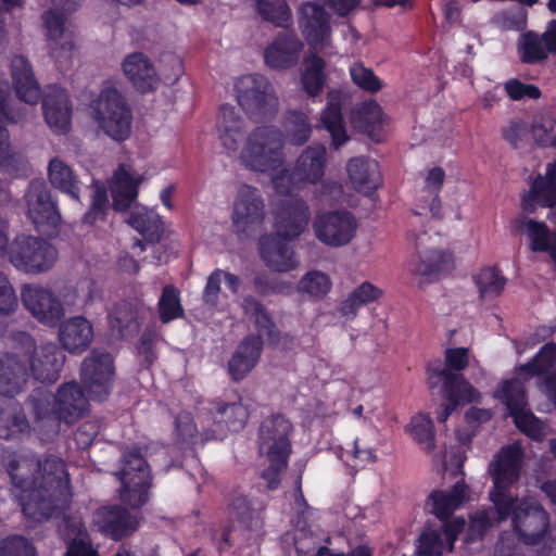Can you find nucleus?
<instances>
[{"instance_id":"1","label":"nucleus","mask_w":556,"mask_h":556,"mask_svg":"<svg viewBox=\"0 0 556 556\" xmlns=\"http://www.w3.org/2000/svg\"><path fill=\"white\" fill-rule=\"evenodd\" d=\"M522 452L518 445L503 447L489 465L493 488L489 492L492 509L477 513L470 531L480 535L489 527L510 520L518 538L527 545L542 544L538 556L556 554V540L547 536L549 517L533 496L513 495V486L520 477Z\"/></svg>"},{"instance_id":"2","label":"nucleus","mask_w":556,"mask_h":556,"mask_svg":"<svg viewBox=\"0 0 556 556\" xmlns=\"http://www.w3.org/2000/svg\"><path fill=\"white\" fill-rule=\"evenodd\" d=\"M3 462L27 518L42 521L67 507L72 494L63 459L51 455L41 460L33 454L7 451Z\"/></svg>"},{"instance_id":"3","label":"nucleus","mask_w":556,"mask_h":556,"mask_svg":"<svg viewBox=\"0 0 556 556\" xmlns=\"http://www.w3.org/2000/svg\"><path fill=\"white\" fill-rule=\"evenodd\" d=\"M218 139L229 154L245 169L257 173H275L286 162L285 134L273 125L253 128L245 136L244 119L231 105H223L216 124Z\"/></svg>"},{"instance_id":"4","label":"nucleus","mask_w":556,"mask_h":556,"mask_svg":"<svg viewBox=\"0 0 556 556\" xmlns=\"http://www.w3.org/2000/svg\"><path fill=\"white\" fill-rule=\"evenodd\" d=\"M556 363V344L546 343L532 362L521 365L516 370V377L506 380L495 392V397L503 402L517 428L529 438L542 441L548 434V427L534 414L527 409L528 400L525 392V381L539 376L538 387L556 407V372L548 370Z\"/></svg>"},{"instance_id":"5","label":"nucleus","mask_w":556,"mask_h":556,"mask_svg":"<svg viewBox=\"0 0 556 556\" xmlns=\"http://www.w3.org/2000/svg\"><path fill=\"white\" fill-rule=\"evenodd\" d=\"M14 351L0 355V394L15 396L30 372L36 380L55 382L65 363V354L52 342L36 346L25 332L17 333Z\"/></svg>"},{"instance_id":"6","label":"nucleus","mask_w":556,"mask_h":556,"mask_svg":"<svg viewBox=\"0 0 556 556\" xmlns=\"http://www.w3.org/2000/svg\"><path fill=\"white\" fill-rule=\"evenodd\" d=\"M292 432L291 421L279 414L265 418L260 426L258 451L268 463V467L262 472V478L267 482L268 489L278 486L280 473L287 468Z\"/></svg>"},{"instance_id":"7","label":"nucleus","mask_w":556,"mask_h":556,"mask_svg":"<svg viewBox=\"0 0 556 556\" xmlns=\"http://www.w3.org/2000/svg\"><path fill=\"white\" fill-rule=\"evenodd\" d=\"M89 396L75 382L62 384L53 396L47 392L33 395L31 405L36 420L45 421L55 428L56 421L73 424L81 418L88 409Z\"/></svg>"},{"instance_id":"8","label":"nucleus","mask_w":556,"mask_h":556,"mask_svg":"<svg viewBox=\"0 0 556 556\" xmlns=\"http://www.w3.org/2000/svg\"><path fill=\"white\" fill-rule=\"evenodd\" d=\"M328 164L327 149L323 144L305 148L296 157L292 169L282 168L271 177L277 194L292 195L306 186L323 181Z\"/></svg>"},{"instance_id":"9","label":"nucleus","mask_w":556,"mask_h":556,"mask_svg":"<svg viewBox=\"0 0 556 556\" xmlns=\"http://www.w3.org/2000/svg\"><path fill=\"white\" fill-rule=\"evenodd\" d=\"M90 116L98 129L114 141H125L131 135V110L115 88L101 90L90 104Z\"/></svg>"},{"instance_id":"10","label":"nucleus","mask_w":556,"mask_h":556,"mask_svg":"<svg viewBox=\"0 0 556 556\" xmlns=\"http://www.w3.org/2000/svg\"><path fill=\"white\" fill-rule=\"evenodd\" d=\"M236 98L251 119L268 121L275 117L279 100L271 83L263 75L251 74L237 79Z\"/></svg>"},{"instance_id":"11","label":"nucleus","mask_w":556,"mask_h":556,"mask_svg":"<svg viewBox=\"0 0 556 556\" xmlns=\"http://www.w3.org/2000/svg\"><path fill=\"white\" fill-rule=\"evenodd\" d=\"M59 257L55 247L46 239L20 235L8 250L9 262L21 273L43 274L51 270Z\"/></svg>"},{"instance_id":"12","label":"nucleus","mask_w":556,"mask_h":556,"mask_svg":"<svg viewBox=\"0 0 556 556\" xmlns=\"http://www.w3.org/2000/svg\"><path fill=\"white\" fill-rule=\"evenodd\" d=\"M265 219V200L256 187L242 184L233 194L230 206L231 230L238 237H248Z\"/></svg>"},{"instance_id":"13","label":"nucleus","mask_w":556,"mask_h":556,"mask_svg":"<svg viewBox=\"0 0 556 556\" xmlns=\"http://www.w3.org/2000/svg\"><path fill=\"white\" fill-rule=\"evenodd\" d=\"M122 467L116 472L121 481V501L131 508H138L149 498L150 473L148 465L138 452H128L123 455Z\"/></svg>"},{"instance_id":"14","label":"nucleus","mask_w":556,"mask_h":556,"mask_svg":"<svg viewBox=\"0 0 556 556\" xmlns=\"http://www.w3.org/2000/svg\"><path fill=\"white\" fill-rule=\"evenodd\" d=\"M27 216L35 228L46 235H53L61 224L56 202L45 182L31 181L25 194Z\"/></svg>"},{"instance_id":"15","label":"nucleus","mask_w":556,"mask_h":556,"mask_svg":"<svg viewBox=\"0 0 556 556\" xmlns=\"http://www.w3.org/2000/svg\"><path fill=\"white\" fill-rule=\"evenodd\" d=\"M300 31L313 52H324L331 48L332 31L330 14L323 5L307 1L299 8Z\"/></svg>"},{"instance_id":"16","label":"nucleus","mask_w":556,"mask_h":556,"mask_svg":"<svg viewBox=\"0 0 556 556\" xmlns=\"http://www.w3.org/2000/svg\"><path fill=\"white\" fill-rule=\"evenodd\" d=\"M312 226L316 239L331 248L348 245L358 227L354 215L344 210L317 214Z\"/></svg>"},{"instance_id":"17","label":"nucleus","mask_w":556,"mask_h":556,"mask_svg":"<svg viewBox=\"0 0 556 556\" xmlns=\"http://www.w3.org/2000/svg\"><path fill=\"white\" fill-rule=\"evenodd\" d=\"M21 299L26 311L45 326L55 327L64 317V305L50 288L26 285L22 288Z\"/></svg>"},{"instance_id":"18","label":"nucleus","mask_w":556,"mask_h":556,"mask_svg":"<svg viewBox=\"0 0 556 556\" xmlns=\"http://www.w3.org/2000/svg\"><path fill=\"white\" fill-rule=\"evenodd\" d=\"M114 378L113 358L109 353L92 351L80 367V379L90 400L105 399L112 388Z\"/></svg>"},{"instance_id":"19","label":"nucleus","mask_w":556,"mask_h":556,"mask_svg":"<svg viewBox=\"0 0 556 556\" xmlns=\"http://www.w3.org/2000/svg\"><path fill=\"white\" fill-rule=\"evenodd\" d=\"M273 216L275 233L292 240L306 229L311 220V211L306 201L295 195L274 202Z\"/></svg>"},{"instance_id":"20","label":"nucleus","mask_w":556,"mask_h":556,"mask_svg":"<svg viewBox=\"0 0 556 556\" xmlns=\"http://www.w3.org/2000/svg\"><path fill=\"white\" fill-rule=\"evenodd\" d=\"M207 415L210 422H214L215 429H203V440L222 439L225 434V429L239 431L245 426L250 416V408L248 402L239 397L232 402L216 403L214 412Z\"/></svg>"},{"instance_id":"21","label":"nucleus","mask_w":556,"mask_h":556,"mask_svg":"<svg viewBox=\"0 0 556 556\" xmlns=\"http://www.w3.org/2000/svg\"><path fill=\"white\" fill-rule=\"evenodd\" d=\"M303 48L304 43L295 33H280L265 47L263 59L271 70H288L299 63Z\"/></svg>"},{"instance_id":"22","label":"nucleus","mask_w":556,"mask_h":556,"mask_svg":"<svg viewBox=\"0 0 556 556\" xmlns=\"http://www.w3.org/2000/svg\"><path fill=\"white\" fill-rule=\"evenodd\" d=\"M536 206L548 207L547 218L556 226V161L549 163L544 175H539L522 199V208L529 213Z\"/></svg>"},{"instance_id":"23","label":"nucleus","mask_w":556,"mask_h":556,"mask_svg":"<svg viewBox=\"0 0 556 556\" xmlns=\"http://www.w3.org/2000/svg\"><path fill=\"white\" fill-rule=\"evenodd\" d=\"M260 254L265 265L277 273L294 270L300 264L289 239L276 233L265 235L260 239Z\"/></svg>"},{"instance_id":"24","label":"nucleus","mask_w":556,"mask_h":556,"mask_svg":"<svg viewBox=\"0 0 556 556\" xmlns=\"http://www.w3.org/2000/svg\"><path fill=\"white\" fill-rule=\"evenodd\" d=\"M47 49L59 63H66L74 55L75 45L73 33L64 28V17L54 10L43 14Z\"/></svg>"},{"instance_id":"25","label":"nucleus","mask_w":556,"mask_h":556,"mask_svg":"<svg viewBox=\"0 0 556 556\" xmlns=\"http://www.w3.org/2000/svg\"><path fill=\"white\" fill-rule=\"evenodd\" d=\"M427 236L424 233L415 239L417 257L407 264L408 270L416 276L433 278L453 267V255L435 249H426Z\"/></svg>"},{"instance_id":"26","label":"nucleus","mask_w":556,"mask_h":556,"mask_svg":"<svg viewBox=\"0 0 556 556\" xmlns=\"http://www.w3.org/2000/svg\"><path fill=\"white\" fill-rule=\"evenodd\" d=\"M465 527L463 518H454L442 526V530L427 528L419 536L418 554L420 556H442L444 551H452L458 534Z\"/></svg>"},{"instance_id":"27","label":"nucleus","mask_w":556,"mask_h":556,"mask_svg":"<svg viewBox=\"0 0 556 556\" xmlns=\"http://www.w3.org/2000/svg\"><path fill=\"white\" fill-rule=\"evenodd\" d=\"M468 501L469 489L462 478L451 490L432 491L427 498L426 508L445 523L448 522V517Z\"/></svg>"},{"instance_id":"28","label":"nucleus","mask_w":556,"mask_h":556,"mask_svg":"<svg viewBox=\"0 0 556 556\" xmlns=\"http://www.w3.org/2000/svg\"><path fill=\"white\" fill-rule=\"evenodd\" d=\"M94 523L105 535L119 540L135 532L139 527L136 515L119 507H102L94 515Z\"/></svg>"},{"instance_id":"29","label":"nucleus","mask_w":556,"mask_h":556,"mask_svg":"<svg viewBox=\"0 0 556 556\" xmlns=\"http://www.w3.org/2000/svg\"><path fill=\"white\" fill-rule=\"evenodd\" d=\"M438 379H444L448 400L437 415L439 422H444L458 404L478 402L480 399V393L464 377H455L446 370H441L438 371Z\"/></svg>"},{"instance_id":"30","label":"nucleus","mask_w":556,"mask_h":556,"mask_svg":"<svg viewBox=\"0 0 556 556\" xmlns=\"http://www.w3.org/2000/svg\"><path fill=\"white\" fill-rule=\"evenodd\" d=\"M58 339L64 350L80 354L93 340V327L86 317L73 316L60 324Z\"/></svg>"},{"instance_id":"31","label":"nucleus","mask_w":556,"mask_h":556,"mask_svg":"<svg viewBox=\"0 0 556 556\" xmlns=\"http://www.w3.org/2000/svg\"><path fill=\"white\" fill-rule=\"evenodd\" d=\"M350 185L359 193L370 194L382 182L379 164L376 160L365 156L352 157L346 163Z\"/></svg>"},{"instance_id":"32","label":"nucleus","mask_w":556,"mask_h":556,"mask_svg":"<svg viewBox=\"0 0 556 556\" xmlns=\"http://www.w3.org/2000/svg\"><path fill=\"white\" fill-rule=\"evenodd\" d=\"M42 109L47 124L54 132L68 130L72 108L67 92L60 87H50L42 100Z\"/></svg>"},{"instance_id":"33","label":"nucleus","mask_w":556,"mask_h":556,"mask_svg":"<svg viewBox=\"0 0 556 556\" xmlns=\"http://www.w3.org/2000/svg\"><path fill=\"white\" fill-rule=\"evenodd\" d=\"M122 67L128 80L141 92L152 91L160 84V76L153 63L141 52L127 55L123 61Z\"/></svg>"},{"instance_id":"34","label":"nucleus","mask_w":556,"mask_h":556,"mask_svg":"<svg viewBox=\"0 0 556 556\" xmlns=\"http://www.w3.org/2000/svg\"><path fill=\"white\" fill-rule=\"evenodd\" d=\"M518 50L522 62L529 64L546 59L548 52L556 53V20L548 24L541 37L534 33L522 35Z\"/></svg>"},{"instance_id":"35","label":"nucleus","mask_w":556,"mask_h":556,"mask_svg":"<svg viewBox=\"0 0 556 556\" xmlns=\"http://www.w3.org/2000/svg\"><path fill=\"white\" fill-rule=\"evenodd\" d=\"M515 228L525 235L533 252H546L556 264V232L551 231L544 222L520 216L515 219Z\"/></svg>"},{"instance_id":"36","label":"nucleus","mask_w":556,"mask_h":556,"mask_svg":"<svg viewBox=\"0 0 556 556\" xmlns=\"http://www.w3.org/2000/svg\"><path fill=\"white\" fill-rule=\"evenodd\" d=\"M59 531L67 543L65 556H99L89 540L80 516H67L59 525Z\"/></svg>"},{"instance_id":"37","label":"nucleus","mask_w":556,"mask_h":556,"mask_svg":"<svg viewBox=\"0 0 556 556\" xmlns=\"http://www.w3.org/2000/svg\"><path fill=\"white\" fill-rule=\"evenodd\" d=\"M344 99L345 96L340 90H330L327 94V105L320 115V124L329 132L336 149L349 140L341 114Z\"/></svg>"},{"instance_id":"38","label":"nucleus","mask_w":556,"mask_h":556,"mask_svg":"<svg viewBox=\"0 0 556 556\" xmlns=\"http://www.w3.org/2000/svg\"><path fill=\"white\" fill-rule=\"evenodd\" d=\"M263 349V340L254 334L248 336L237 348L228 362L232 379H243L257 364Z\"/></svg>"},{"instance_id":"39","label":"nucleus","mask_w":556,"mask_h":556,"mask_svg":"<svg viewBox=\"0 0 556 556\" xmlns=\"http://www.w3.org/2000/svg\"><path fill=\"white\" fill-rule=\"evenodd\" d=\"M11 74L17 97L30 105L37 104L41 94L40 88L24 56L17 55L11 60Z\"/></svg>"},{"instance_id":"40","label":"nucleus","mask_w":556,"mask_h":556,"mask_svg":"<svg viewBox=\"0 0 556 556\" xmlns=\"http://www.w3.org/2000/svg\"><path fill=\"white\" fill-rule=\"evenodd\" d=\"M141 181L140 176H135L130 168L121 165L114 174L111 191L113 205L116 210H126L131 207L138 195V186Z\"/></svg>"},{"instance_id":"41","label":"nucleus","mask_w":556,"mask_h":556,"mask_svg":"<svg viewBox=\"0 0 556 556\" xmlns=\"http://www.w3.org/2000/svg\"><path fill=\"white\" fill-rule=\"evenodd\" d=\"M241 307L245 317L256 328L258 332L256 337L261 340L262 338H266L269 343L276 344L278 342L279 331L264 305L249 295L242 300Z\"/></svg>"},{"instance_id":"42","label":"nucleus","mask_w":556,"mask_h":556,"mask_svg":"<svg viewBox=\"0 0 556 556\" xmlns=\"http://www.w3.org/2000/svg\"><path fill=\"white\" fill-rule=\"evenodd\" d=\"M381 295L382 291L378 287L365 281L339 303L337 311L345 320L352 321L362 306L377 301Z\"/></svg>"},{"instance_id":"43","label":"nucleus","mask_w":556,"mask_h":556,"mask_svg":"<svg viewBox=\"0 0 556 556\" xmlns=\"http://www.w3.org/2000/svg\"><path fill=\"white\" fill-rule=\"evenodd\" d=\"M30 433V425L22 407L13 402L0 409V438L20 440Z\"/></svg>"},{"instance_id":"44","label":"nucleus","mask_w":556,"mask_h":556,"mask_svg":"<svg viewBox=\"0 0 556 556\" xmlns=\"http://www.w3.org/2000/svg\"><path fill=\"white\" fill-rule=\"evenodd\" d=\"M351 122L354 127L378 141L377 131L386 124V116L377 102L367 101L352 112Z\"/></svg>"},{"instance_id":"45","label":"nucleus","mask_w":556,"mask_h":556,"mask_svg":"<svg viewBox=\"0 0 556 556\" xmlns=\"http://www.w3.org/2000/svg\"><path fill=\"white\" fill-rule=\"evenodd\" d=\"M317 53L312 52L304 59L301 73L302 88L313 99L323 92L326 83V62Z\"/></svg>"},{"instance_id":"46","label":"nucleus","mask_w":556,"mask_h":556,"mask_svg":"<svg viewBox=\"0 0 556 556\" xmlns=\"http://www.w3.org/2000/svg\"><path fill=\"white\" fill-rule=\"evenodd\" d=\"M48 177L51 185L73 200L79 201L80 187L73 169L62 160L55 157L49 162Z\"/></svg>"},{"instance_id":"47","label":"nucleus","mask_w":556,"mask_h":556,"mask_svg":"<svg viewBox=\"0 0 556 556\" xmlns=\"http://www.w3.org/2000/svg\"><path fill=\"white\" fill-rule=\"evenodd\" d=\"M127 223L150 242L160 240L162 222L159 214L153 210L135 205L127 218Z\"/></svg>"},{"instance_id":"48","label":"nucleus","mask_w":556,"mask_h":556,"mask_svg":"<svg viewBox=\"0 0 556 556\" xmlns=\"http://www.w3.org/2000/svg\"><path fill=\"white\" fill-rule=\"evenodd\" d=\"M332 289L330 277L320 270H311L306 273L298 282L299 295L308 301H319L324 299Z\"/></svg>"},{"instance_id":"49","label":"nucleus","mask_w":556,"mask_h":556,"mask_svg":"<svg viewBox=\"0 0 556 556\" xmlns=\"http://www.w3.org/2000/svg\"><path fill=\"white\" fill-rule=\"evenodd\" d=\"M26 169V160L12 148L8 130L0 127V175L14 178L24 174Z\"/></svg>"},{"instance_id":"50","label":"nucleus","mask_w":556,"mask_h":556,"mask_svg":"<svg viewBox=\"0 0 556 556\" xmlns=\"http://www.w3.org/2000/svg\"><path fill=\"white\" fill-rule=\"evenodd\" d=\"M198 421L201 424V431H199L197 424L189 413L178 415L175 421V440L178 444H193L198 438L201 439L202 443L206 441L203 440V429L210 430L207 428L210 424L208 415H199Z\"/></svg>"},{"instance_id":"51","label":"nucleus","mask_w":556,"mask_h":556,"mask_svg":"<svg viewBox=\"0 0 556 556\" xmlns=\"http://www.w3.org/2000/svg\"><path fill=\"white\" fill-rule=\"evenodd\" d=\"M285 138L295 146L304 144L311 137L312 126L307 113L290 111L285 119Z\"/></svg>"},{"instance_id":"52","label":"nucleus","mask_w":556,"mask_h":556,"mask_svg":"<svg viewBox=\"0 0 556 556\" xmlns=\"http://www.w3.org/2000/svg\"><path fill=\"white\" fill-rule=\"evenodd\" d=\"M468 349L466 348H453L445 351V368L439 366L433 367L428 365V380L431 387H435L442 379H438V371L446 370L448 374L455 377H463L462 375H455L452 370L460 371L465 369L469 363Z\"/></svg>"},{"instance_id":"53","label":"nucleus","mask_w":556,"mask_h":556,"mask_svg":"<svg viewBox=\"0 0 556 556\" xmlns=\"http://www.w3.org/2000/svg\"><path fill=\"white\" fill-rule=\"evenodd\" d=\"M258 14L277 27H288L292 23L291 9L287 0H257Z\"/></svg>"},{"instance_id":"54","label":"nucleus","mask_w":556,"mask_h":556,"mask_svg":"<svg viewBox=\"0 0 556 556\" xmlns=\"http://www.w3.org/2000/svg\"><path fill=\"white\" fill-rule=\"evenodd\" d=\"M475 282L479 296L483 301L493 300L498 296L506 285L505 278L493 267H486L475 276Z\"/></svg>"},{"instance_id":"55","label":"nucleus","mask_w":556,"mask_h":556,"mask_svg":"<svg viewBox=\"0 0 556 556\" xmlns=\"http://www.w3.org/2000/svg\"><path fill=\"white\" fill-rule=\"evenodd\" d=\"M109 324L112 330L122 338L137 330L136 312L131 304L127 302L117 304L109 314Z\"/></svg>"},{"instance_id":"56","label":"nucleus","mask_w":556,"mask_h":556,"mask_svg":"<svg viewBox=\"0 0 556 556\" xmlns=\"http://www.w3.org/2000/svg\"><path fill=\"white\" fill-rule=\"evenodd\" d=\"M533 142L542 147H556V118L548 114L534 117L529 129Z\"/></svg>"},{"instance_id":"57","label":"nucleus","mask_w":556,"mask_h":556,"mask_svg":"<svg viewBox=\"0 0 556 556\" xmlns=\"http://www.w3.org/2000/svg\"><path fill=\"white\" fill-rule=\"evenodd\" d=\"M157 306L160 319L164 324L177 319L184 314L179 291L172 285L165 286L163 288Z\"/></svg>"},{"instance_id":"58","label":"nucleus","mask_w":556,"mask_h":556,"mask_svg":"<svg viewBox=\"0 0 556 556\" xmlns=\"http://www.w3.org/2000/svg\"><path fill=\"white\" fill-rule=\"evenodd\" d=\"M410 437L424 450L431 451L434 446V431L431 418L426 414H417L407 426Z\"/></svg>"},{"instance_id":"59","label":"nucleus","mask_w":556,"mask_h":556,"mask_svg":"<svg viewBox=\"0 0 556 556\" xmlns=\"http://www.w3.org/2000/svg\"><path fill=\"white\" fill-rule=\"evenodd\" d=\"M0 556H37V552L24 536L11 535L0 542Z\"/></svg>"},{"instance_id":"60","label":"nucleus","mask_w":556,"mask_h":556,"mask_svg":"<svg viewBox=\"0 0 556 556\" xmlns=\"http://www.w3.org/2000/svg\"><path fill=\"white\" fill-rule=\"evenodd\" d=\"M350 74L354 84L366 91L377 92L382 87L374 72L362 64H354L350 68Z\"/></svg>"},{"instance_id":"61","label":"nucleus","mask_w":556,"mask_h":556,"mask_svg":"<svg viewBox=\"0 0 556 556\" xmlns=\"http://www.w3.org/2000/svg\"><path fill=\"white\" fill-rule=\"evenodd\" d=\"M504 90L513 101H520L523 99H539L541 90L532 84H525L518 79H509L504 84Z\"/></svg>"},{"instance_id":"62","label":"nucleus","mask_w":556,"mask_h":556,"mask_svg":"<svg viewBox=\"0 0 556 556\" xmlns=\"http://www.w3.org/2000/svg\"><path fill=\"white\" fill-rule=\"evenodd\" d=\"M17 305L15 290L8 276L0 269V315L13 314Z\"/></svg>"},{"instance_id":"63","label":"nucleus","mask_w":556,"mask_h":556,"mask_svg":"<svg viewBox=\"0 0 556 556\" xmlns=\"http://www.w3.org/2000/svg\"><path fill=\"white\" fill-rule=\"evenodd\" d=\"M222 275V269H216L207 278L202 298L203 302L211 307H215L219 303Z\"/></svg>"},{"instance_id":"64","label":"nucleus","mask_w":556,"mask_h":556,"mask_svg":"<svg viewBox=\"0 0 556 556\" xmlns=\"http://www.w3.org/2000/svg\"><path fill=\"white\" fill-rule=\"evenodd\" d=\"M294 508L298 514L296 528L300 529L301 531H305L306 528L308 527V520L309 517L312 516V509L307 505L300 486L298 488L295 493Z\"/></svg>"}]
</instances>
